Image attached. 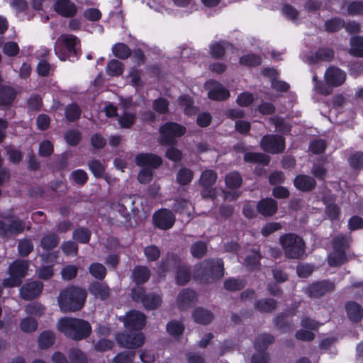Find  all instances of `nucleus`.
<instances>
[{
	"label": "nucleus",
	"instance_id": "obj_37",
	"mask_svg": "<svg viewBox=\"0 0 363 363\" xmlns=\"http://www.w3.org/2000/svg\"><path fill=\"white\" fill-rule=\"evenodd\" d=\"M55 341V335L52 332L46 330L43 332L38 338V344L41 348L50 347Z\"/></svg>",
	"mask_w": 363,
	"mask_h": 363
},
{
	"label": "nucleus",
	"instance_id": "obj_48",
	"mask_svg": "<svg viewBox=\"0 0 363 363\" xmlns=\"http://www.w3.org/2000/svg\"><path fill=\"white\" fill-rule=\"evenodd\" d=\"M21 329L25 333H31L38 328L36 320L32 318H23L20 323Z\"/></svg>",
	"mask_w": 363,
	"mask_h": 363
},
{
	"label": "nucleus",
	"instance_id": "obj_57",
	"mask_svg": "<svg viewBox=\"0 0 363 363\" xmlns=\"http://www.w3.org/2000/svg\"><path fill=\"white\" fill-rule=\"evenodd\" d=\"M347 12L352 16L363 15V2L352 1L347 6Z\"/></svg>",
	"mask_w": 363,
	"mask_h": 363
},
{
	"label": "nucleus",
	"instance_id": "obj_51",
	"mask_svg": "<svg viewBox=\"0 0 363 363\" xmlns=\"http://www.w3.org/2000/svg\"><path fill=\"white\" fill-rule=\"evenodd\" d=\"M81 109L76 104H69L65 110V115L69 121H73L79 118L81 115Z\"/></svg>",
	"mask_w": 363,
	"mask_h": 363
},
{
	"label": "nucleus",
	"instance_id": "obj_62",
	"mask_svg": "<svg viewBox=\"0 0 363 363\" xmlns=\"http://www.w3.org/2000/svg\"><path fill=\"white\" fill-rule=\"evenodd\" d=\"M281 228V224L277 222H272L267 223L262 227L261 233L264 236H268L272 233Z\"/></svg>",
	"mask_w": 363,
	"mask_h": 363
},
{
	"label": "nucleus",
	"instance_id": "obj_16",
	"mask_svg": "<svg viewBox=\"0 0 363 363\" xmlns=\"http://www.w3.org/2000/svg\"><path fill=\"white\" fill-rule=\"evenodd\" d=\"M24 228V223L18 218L12 219L8 224L4 221H0V236L18 235L23 232Z\"/></svg>",
	"mask_w": 363,
	"mask_h": 363
},
{
	"label": "nucleus",
	"instance_id": "obj_56",
	"mask_svg": "<svg viewBox=\"0 0 363 363\" xmlns=\"http://www.w3.org/2000/svg\"><path fill=\"white\" fill-rule=\"evenodd\" d=\"M18 252L21 256H27L33 249V245L29 240H21L18 242Z\"/></svg>",
	"mask_w": 363,
	"mask_h": 363
},
{
	"label": "nucleus",
	"instance_id": "obj_30",
	"mask_svg": "<svg viewBox=\"0 0 363 363\" xmlns=\"http://www.w3.org/2000/svg\"><path fill=\"white\" fill-rule=\"evenodd\" d=\"M89 291L95 297L101 300L106 298L109 294V289L108 286L104 283H93L89 287Z\"/></svg>",
	"mask_w": 363,
	"mask_h": 363
},
{
	"label": "nucleus",
	"instance_id": "obj_59",
	"mask_svg": "<svg viewBox=\"0 0 363 363\" xmlns=\"http://www.w3.org/2000/svg\"><path fill=\"white\" fill-rule=\"evenodd\" d=\"M169 102L164 98L155 99L153 103V108L159 113H165L168 110Z\"/></svg>",
	"mask_w": 363,
	"mask_h": 363
},
{
	"label": "nucleus",
	"instance_id": "obj_26",
	"mask_svg": "<svg viewBox=\"0 0 363 363\" xmlns=\"http://www.w3.org/2000/svg\"><path fill=\"white\" fill-rule=\"evenodd\" d=\"M16 94V92L13 88L0 85V106L10 105L13 102Z\"/></svg>",
	"mask_w": 363,
	"mask_h": 363
},
{
	"label": "nucleus",
	"instance_id": "obj_13",
	"mask_svg": "<svg viewBox=\"0 0 363 363\" xmlns=\"http://www.w3.org/2000/svg\"><path fill=\"white\" fill-rule=\"evenodd\" d=\"M153 220L157 228L162 230H168L174 224L175 216L171 211L162 209L154 214Z\"/></svg>",
	"mask_w": 363,
	"mask_h": 363
},
{
	"label": "nucleus",
	"instance_id": "obj_45",
	"mask_svg": "<svg viewBox=\"0 0 363 363\" xmlns=\"http://www.w3.org/2000/svg\"><path fill=\"white\" fill-rule=\"evenodd\" d=\"M193 179L192 172L186 168L181 169L177 176V180L181 185L188 184Z\"/></svg>",
	"mask_w": 363,
	"mask_h": 363
},
{
	"label": "nucleus",
	"instance_id": "obj_27",
	"mask_svg": "<svg viewBox=\"0 0 363 363\" xmlns=\"http://www.w3.org/2000/svg\"><path fill=\"white\" fill-rule=\"evenodd\" d=\"M347 316L352 321L357 322L360 320L363 316V309L361 306L354 303L349 302L346 306Z\"/></svg>",
	"mask_w": 363,
	"mask_h": 363
},
{
	"label": "nucleus",
	"instance_id": "obj_8",
	"mask_svg": "<svg viewBox=\"0 0 363 363\" xmlns=\"http://www.w3.org/2000/svg\"><path fill=\"white\" fill-rule=\"evenodd\" d=\"M28 262L23 260H16L9 267L10 277L3 281L4 287L18 286L21 284V279L26 276L28 269Z\"/></svg>",
	"mask_w": 363,
	"mask_h": 363
},
{
	"label": "nucleus",
	"instance_id": "obj_42",
	"mask_svg": "<svg viewBox=\"0 0 363 363\" xmlns=\"http://www.w3.org/2000/svg\"><path fill=\"white\" fill-rule=\"evenodd\" d=\"M184 330V325L179 321L172 320L168 323L167 325V333L173 337L179 336L182 334Z\"/></svg>",
	"mask_w": 363,
	"mask_h": 363
},
{
	"label": "nucleus",
	"instance_id": "obj_58",
	"mask_svg": "<svg viewBox=\"0 0 363 363\" xmlns=\"http://www.w3.org/2000/svg\"><path fill=\"white\" fill-rule=\"evenodd\" d=\"M144 253L147 259L150 261L157 260L160 255V250L155 245L146 247L144 250Z\"/></svg>",
	"mask_w": 363,
	"mask_h": 363
},
{
	"label": "nucleus",
	"instance_id": "obj_64",
	"mask_svg": "<svg viewBox=\"0 0 363 363\" xmlns=\"http://www.w3.org/2000/svg\"><path fill=\"white\" fill-rule=\"evenodd\" d=\"M352 167L359 169L363 166V153H356L352 155L349 160Z\"/></svg>",
	"mask_w": 363,
	"mask_h": 363
},
{
	"label": "nucleus",
	"instance_id": "obj_24",
	"mask_svg": "<svg viewBox=\"0 0 363 363\" xmlns=\"http://www.w3.org/2000/svg\"><path fill=\"white\" fill-rule=\"evenodd\" d=\"M257 211L264 216H271L277 211V203L273 199H264L257 205Z\"/></svg>",
	"mask_w": 363,
	"mask_h": 363
},
{
	"label": "nucleus",
	"instance_id": "obj_3",
	"mask_svg": "<svg viewBox=\"0 0 363 363\" xmlns=\"http://www.w3.org/2000/svg\"><path fill=\"white\" fill-rule=\"evenodd\" d=\"M86 298V291L78 287L70 286L62 291L58 297V303L62 311H76L80 310Z\"/></svg>",
	"mask_w": 363,
	"mask_h": 363
},
{
	"label": "nucleus",
	"instance_id": "obj_18",
	"mask_svg": "<svg viewBox=\"0 0 363 363\" xmlns=\"http://www.w3.org/2000/svg\"><path fill=\"white\" fill-rule=\"evenodd\" d=\"M54 10L56 13L63 17H72L77 11L76 5L70 0H55Z\"/></svg>",
	"mask_w": 363,
	"mask_h": 363
},
{
	"label": "nucleus",
	"instance_id": "obj_6",
	"mask_svg": "<svg viewBox=\"0 0 363 363\" xmlns=\"http://www.w3.org/2000/svg\"><path fill=\"white\" fill-rule=\"evenodd\" d=\"M160 269L162 272L177 269V282L179 284H185L190 280L188 268L181 265V260L176 255L168 254L165 259L162 261Z\"/></svg>",
	"mask_w": 363,
	"mask_h": 363
},
{
	"label": "nucleus",
	"instance_id": "obj_29",
	"mask_svg": "<svg viewBox=\"0 0 363 363\" xmlns=\"http://www.w3.org/2000/svg\"><path fill=\"white\" fill-rule=\"evenodd\" d=\"M150 276V272L147 267L137 266L134 268L132 277L137 284L146 282Z\"/></svg>",
	"mask_w": 363,
	"mask_h": 363
},
{
	"label": "nucleus",
	"instance_id": "obj_32",
	"mask_svg": "<svg viewBox=\"0 0 363 363\" xmlns=\"http://www.w3.org/2000/svg\"><path fill=\"white\" fill-rule=\"evenodd\" d=\"M233 49V46L226 42H220L212 44L210 46L211 55L212 57L219 58L222 57L226 50Z\"/></svg>",
	"mask_w": 363,
	"mask_h": 363
},
{
	"label": "nucleus",
	"instance_id": "obj_33",
	"mask_svg": "<svg viewBox=\"0 0 363 363\" xmlns=\"http://www.w3.org/2000/svg\"><path fill=\"white\" fill-rule=\"evenodd\" d=\"M244 160L250 162H258L267 165L269 162V157L263 153L247 152L244 155Z\"/></svg>",
	"mask_w": 363,
	"mask_h": 363
},
{
	"label": "nucleus",
	"instance_id": "obj_12",
	"mask_svg": "<svg viewBox=\"0 0 363 363\" xmlns=\"http://www.w3.org/2000/svg\"><path fill=\"white\" fill-rule=\"evenodd\" d=\"M118 343L123 347L135 349L144 343V336L142 333L135 334L118 333L116 335Z\"/></svg>",
	"mask_w": 363,
	"mask_h": 363
},
{
	"label": "nucleus",
	"instance_id": "obj_35",
	"mask_svg": "<svg viewBox=\"0 0 363 363\" xmlns=\"http://www.w3.org/2000/svg\"><path fill=\"white\" fill-rule=\"evenodd\" d=\"M113 55L119 59H126L130 54V48L124 43H116L112 48Z\"/></svg>",
	"mask_w": 363,
	"mask_h": 363
},
{
	"label": "nucleus",
	"instance_id": "obj_19",
	"mask_svg": "<svg viewBox=\"0 0 363 363\" xmlns=\"http://www.w3.org/2000/svg\"><path fill=\"white\" fill-rule=\"evenodd\" d=\"M135 162L142 168L154 169L162 164V159L154 154L141 153L136 156Z\"/></svg>",
	"mask_w": 363,
	"mask_h": 363
},
{
	"label": "nucleus",
	"instance_id": "obj_15",
	"mask_svg": "<svg viewBox=\"0 0 363 363\" xmlns=\"http://www.w3.org/2000/svg\"><path fill=\"white\" fill-rule=\"evenodd\" d=\"M206 88L208 89V97L213 100H224L229 96V91L223 86L213 80L207 82L205 84Z\"/></svg>",
	"mask_w": 363,
	"mask_h": 363
},
{
	"label": "nucleus",
	"instance_id": "obj_25",
	"mask_svg": "<svg viewBox=\"0 0 363 363\" xmlns=\"http://www.w3.org/2000/svg\"><path fill=\"white\" fill-rule=\"evenodd\" d=\"M294 185L295 186L303 191H309L312 190L315 184V180L308 175H298L294 179Z\"/></svg>",
	"mask_w": 363,
	"mask_h": 363
},
{
	"label": "nucleus",
	"instance_id": "obj_5",
	"mask_svg": "<svg viewBox=\"0 0 363 363\" xmlns=\"http://www.w3.org/2000/svg\"><path fill=\"white\" fill-rule=\"evenodd\" d=\"M279 243L286 257L290 259H299L305 252V242L301 238L294 234L286 233L279 238Z\"/></svg>",
	"mask_w": 363,
	"mask_h": 363
},
{
	"label": "nucleus",
	"instance_id": "obj_61",
	"mask_svg": "<svg viewBox=\"0 0 363 363\" xmlns=\"http://www.w3.org/2000/svg\"><path fill=\"white\" fill-rule=\"evenodd\" d=\"M260 257L259 252L254 251L252 255L246 257L245 264L250 269H254L258 265Z\"/></svg>",
	"mask_w": 363,
	"mask_h": 363
},
{
	"label": "nucleus",
	"instance_id": "obj_47",
	"mask_svg": "<svg viewBox=\"0 0 363 363\" xmlns=\"http://www.w3.org/2000/svg\"><path fill=\"white\" fill-rule=\"evenodd\" d=\"M206 244L201 241L194 243L191 247V255L196 258L202 257L206 254Z\"/></svg>",
	"mask_w": 363,
	"mask_h": 363
},
{
	"label": "nucleus",
	"instance_id": "obj_9",
	"mask_svg": "<svg viewBox=\"0 0 363 363\" xmlns=\"http://www.w3.org/2000/svg\"><path fill=\"white\" fill-rule=\"evenodd\" d=\"M161 138L160 142L162 145H167L174 144V138L183 135L186 129L182 125L176 123L169 122L163 125L160 129Z\"/></svg>",
	"mask_w": 363,
	"mask_h": 363
},
{
	"label": "nucleus",
	"instance_id": "obj_41",
	"mask_svg": "<svg viewBox=\"0 0 363 363\" xmlns=\"http://www.w3.org/2000/svg\"><path fill=\"white\" fill-rule=\"evenodd\" d=\"M59 238L55 234L45 235L41 240V247L45 250H50L57 246Z\"/></svg>",
	"mask_w": 363,
	"mask_h": 363
},
{
	"label": "nucleus",
	"instance_id": "obj_60",
	"mask_svg": "<svg viewBox=\"0 0 363 363\" xmlns=\"http://www.w3.org/2000/svg\"><path fill=\"white\" fill-rule=\"evenodd\" d=\"M89 167L95 177H100L103 175L104 167L100 162L97 160L90 161L89 162Z\"/></svg>",
	"mask_w": 363,
	"mask_h": 363
},
{
	"label": "nucleus",
	"instance_id": "obj_52",
	"mask_svg": "<svg viewBox=\"0 0 363 363\" xmlns=\"http://www.w3.org/2000/svg\"><path fill=\"white\" fill-rule=\"evenodd\" d=\"M240 62L246 66H257L261 63V58L256 55L249 54L241 57Z\"/></svg>",
	"mask_w": 363,
	"mask_h": 363
},
{
	"label": "nucleus",
	"instance_id": "obj_2",
	"mask_svg": "<svg viewBox=\"0 0 363 363\" xmlns=\"http://www.w3.org/2000/svg\"><path fill=\"white\" fill-rule=\"evenodd\" d=\"M80 41L72 34H62L56 40L55 52L58 58L65 61L77 60L81 55Z\"/></svg>",
	"mask_w": 363,
	"mask_h": 363
},
{
	"label": "nucleus",
	"instance_id": "obj_22",
	"mask_svg": "<svg viewBox=\"0 0 363 363\" xmlns=\"http://www.w3.org/2000/svg\"><path fill=\"white\" fill-rule=\"evenodd\" d=\"M43 283L40 281H32L23 286L20 289V294L23 298L30 300L37 297L42 291Z\"/></svg>",
	"mask_w": 363,
	"mask_h": 363
},
{
	"label": "nucleus",
	"instance_id": "obj_20",
	"mask_svg": "<svg viewBox=\"0 0 363 363\" xmlns=\"http://www.w3.org/2000/svg\"><path fill=\"white\" fill-rule=\"evenodd\" d=\"M325 79L329 85L338 86L346 79V73L336 67H330L325 73Z\"/></svg>",
	"mask_w": 363,
	"mask_h": 363
},
{
	"label": "nucleus",
	"instance_id": "obj_31",
	"mask_svg": "<svg viewBox=\"0 0 363 363\" xmlns=\"http://www.w3.org/2000/svg\"><path fill=\"white\" fill-rule=\"evenodd\" d=\"M349 52L352 55L363 57V37L354 36L351 38Z\"/></svg>",
	"mask_w": 363,
	"mask_h": 363
},
{
	"label": "nucleus",
	"instance_id": "obj_43",
	"mask_svg": "<svg viewBox=\"0 0 363 363\" xmlns=\"http://www.w3.org/2000/svg\"><path fill=\"white\" fill-rule=\"evenodd\" d=\"M89 273L97 279H103L106 274L105 267L100 263H93L89 269Z\"/></svg>",
	"mask_w": 363,
	"mask_h": 363
},
{
	"label": "nucleus",
	"instance_id": "obj_14",
	"mask_svg": "<svg viewBox=\"0 0 363 363\" xmlns=\"http://www.w3.org/2000/svg\"><path fill=\"white\" fill-rule=\"evenodd\" d=\"M145 319L144 313L137 311H131L124 318V325L129 330H140L145 324Z\"/></svg>",
	"mask_w": 363,
	"mask_h": 363
},
{
	"label": "nucleus",
	"instance_id": "obj_4",
	"mask_svg": "<svg viewBox=\"0 0 363 363\" xmlns=\"http://www.w3.org/2000/svg\"><path fill=\"white\" fill-rule=\"evenodd\" d=\"M224 274L223 262L216 259L206 260L196 266L194 277L201 282H211L223 277Z\"/></svg>",
	"mask_w": 363,
	"mask_h": 363
},
{
	"label": "nucleus",
	"instance_id": "obj_54",
	"mask_svg": "<svg viewBox=\"0 0 363 363\" xmlns=\"http://www.w3.org/2000/svg\"><path fill=\"white\" fill-rule=\"evenodd\" d=\"M245 286V282L241 279H228L224 283V287L228 291L240 290Z\"/></svg>",
	"mask_w": 363,
	"mask_h": 363
},
{
	"label": "nucleus",
	"instance_id": "obj_55",
	"mask_svg": "<svg viewBox=\"0 0 363 363\" xmlns=\"http://www.w3.org/2000/svg\"><path fill=\"white\" fill-rule=\"evenodd\" d=\"M179 102L184 108L185 113L187 115H191L195 113V108L192 106V100L189 96H181L179 99Z\"/></svg>",
	"mask_w": 363,
	"mask_h": 363
},
{
	"label": "nucleus",
	"instance_id": "obj_44",
	"mask_svg": "<svg viewBox=\"0 0 363 363\" xmlns=\"http://www.w3.org/2000/svg\"><path fill=\"white\" fill-rule=\"evenodd\" d=\"M91 237L90 231L84 228H80L73 232V239L80 243H86Z\"/></svg>",
	"mask_w": 363,
	"mask_h": 363
},
{
	"label": "nucleus",
	"instance_id": "obj_39",
	"mask_svg": "<svg viewBox=\"0 0 363 363\" xmlns=\"http://www.w3.org/2000/svg\"><path fill=\"white\" fill-rule=\"evenodd\" d=\"M123 72V64L117 60H111L107 65L106 72L111 76L121 75Z\"/></svg>",
	"mask_w": 363,
	"mask_h": 363
},
{
	"label": "nucleus",
	"instance_id": "obj_40",
	"mask_svg": "<svg viewBox=\"0 0 363 363\" xmlns=\"http://www.w3.org/2000/svg\"><path fill=\"white\" fill-rule=\"evenodd\" d=\"M225 184L230 189H238L242 184V178L236 172L229 173L225 177Z\"/></svg>",
	"mask_w": 363,
	"mask_h": 363
},
{
	"label": "nucleus",
	"instance_id": "obj_63",
	"mask_svg": "<svg viewBox=\"0 0 363 363\" xmlns=\"http://www.w3.org/2000/svg\"><path fill=\"white\" fill-rule=\"evenodd\" d=\"M236 101L238 105L241 106H247L253 102L254 96L250 93L243 92L238 95Z\"/></svg>",
	"mask_w": 363,
	"mask_h": 363
},
{
	"label": "nucleus",
	"instance_id": "obj_28",
	"mask_svg": "<svg viewBox=\"0 0 363 363\" xmlns=\"http://www.w3.org/2000/svg\"><path fill=\"white\" fill-rule=\"evenodd\" d=\"M192 317L195 322L203 325L208 324L213 320V314L203 308H196Z\"/></svg>",
	"mask_w": 363,
	"mask_h": 363
},
{
	"label": "nucleus",
	"instance_id": "obj_11",
	"mask_svg": "<svg viewBox=\"0 0 363 363\" xmlns=\"http://www.w3.org/2000/svg\"><path fill=\"white\" fill-rule=\"evenodd\" d=\"M260 146L262 149L266 152L277 154L284 150L285 140L284 138L280 135H267L262 138Z\"/></svg>",
	"mask_w": 363,
	"mask_h": 363
},
{
	"label": "nucleus",
	"instance_id": "obj_7",
	"mask_svg": "<svg viewBox=\"0 0 363 363\" xmlns=\"http://www.w3.org/2000/svg\"><path fill=\"white\" fill-rule=\"evenodd\" d=\"M132 298L136 302H141L147 310H154L160 306L162 296L160 294L150 293L146 294L143 287L137 286L132 290Z\"/></svg>",
	"mask_w": 363,
	"mask_h": 363
},
{
	"label": "nucleus",
	"instance_id": "obj_50",
	"mask_svg": "<svg viewBox=\"0 0 363 363\" xmlns=\"http://www.w3.org/2000/svg\"><path fill=\"white\" fill-rule=\"evenodd\" d=\"M345 26V22L340 18H333L327 21L325 23L326 30L329 32H335Z\"/></svg>",
	"mask_w": 363,
	"mask_h": 363
},
{
	"label": "nucleus",
	"instance_id": "obj_38",
	"mask_svg": "<svg viewBox=\"0 0 363 363\" xmlns=\"http://www.w3.org/2000/svg\"><path fill=\"white\" fill-rule=\"evenodd\" d=\"M276 302L272 298L262 299L255 304V308L261 312H270L276 307Z\"/></svg>",
	"mask_w": 363,
	"mask_h": 363
},
{
	"label": "nucleus",
	"instance_id": "obj_17",
	"mask_svg": "<svg viewBox=\"0 0 363 363\" xmlns=\"http://www.w3.org/2000/svg\"><path fill=\"white\" fill-rule=\"evenodd\" d=\"M217 180V174L213 170H205L202 172L200 177V184L206 189L202 192L203 197H213L215 194V191L213 189L207 190L213 186Z\"/></svg>",
	"mask_w": 363,
	"mask_h": 363
},
{
	"label": "nucleus",
	"instance_id": "obj_34",
	"mask_svg": "<svg viewBox=\"0 0 363 363\" xmlns=\"http://www.w3.org/2000/svg\"><path fill=\"white\" fill-rule=\"evenodd\" d=\"M346 260L345 251L334 250V251L328 255V263L332 267H337Z\"/></svg>",
	"mask_w": 363,
	"mask_h": 363
},
{
	"label": "nucleus",
	"instance_id": "obj_1",
	"mask_svg": "<svg viewBox=\"0 0 363 363\" xmlns=\"http://www.w3.org/2000/svg\"><path fill=\"white\" fill-rule=\"evenodd\" d=\"M57 328L67 337L76 340L86 338L91 332V327L89 322L82 319L67 317L58 320Z\"/></svg>",
	"mask_w": 363,
	"mask_h": 363
},
{
	"label": "nucleus",
	"instance_id": "obj_53",
	"mask_svg": "<svg viewBox=\"0 0 363 363\" xmlns=\"http://www.w3.org/2000/svg\"><path fill=\"white\" fill-rule=\"evenodd\" d=\"M350 242V238L339 235L336 236L333 242V250H343L347 247Z\"/></svg>",
	"mask_w": 363,
	"mask_h": 363
},
{
	"label": "nucleus",
	"instance_id": "obj_23",
	"mask_svg": "<svg viewBox=\"0 0 363 363\" xmlns=\"http://www.w3.org/2000/svg\"><path fill=\"white\" fill-rule=\"evenodd\" d=\"M196 294L194 291L186 289L182 290L177 297V305L181 310H186L196 301Z\"/></svg>",
	"mask_w": 363,
	"mask_h": 363
},
{
	"label": "nucleus",
	"instance_id": "obj_36",
	"mask_svg": "<svg viewBox=\"0 0 363 363\" xmlns=\"http://www.w3.org/2000/svg\"><path fill=\"white\" fill-rule=\"evenodd\" d=\"M191 203L189 201L184 199L176 200L174 205L173 206L176 212L179 213L186 214L188 216V218L191 217Z\"/></svg>",
	"mask_w": 363,
	"mask_h": 363
},
{
	"label": "nucleus",
	"instance_id": "obj_49",
	"mask_svg": "<svg viewBox=\"0 0 363 363\" xmlns=\"http://www.w3.org/2000/svg\"><path fill=\"white\" fill-rule=\"evenodd\" d=\"M135 355V352H122L113 358V362L116 363H133Z\"/></svg>",
	"mask_w": 363,
	"mask_h": 363
},
{
	"label": "nucleus",
	"instance_id": "obj_21",
	"mask_svg": "<svg viewBox=\"0 0 363 363\" xmlns=\"http://www.w3.org/2000/svg\"><path fill=\"white\" fill-rule=\"evenodd\" d=\"M335 285L333 283L328 281H323L309 286L307 291L310 297L318 298L327 292L333 291Z\"/></svg>",
	"mask_w": 363,
	"mask_h": 363
},
{
	"label": "nucleus",
	"instance_id": "obj_10",
	"mask_svg": "<svg viewBox=\"0 0 363 363\" xmlns=\"http://www.w3.org/2000/svg\"><path fill=\"white\" fill-rule=\"evenodd\" d=\"M273 341L274 337L269 334L259 335L255 342V347L257 352H259V353L252 356L251 362L267 363V357L264 351Z\"/></svg>",
	"mask_w": 363,
	"mask_h": 363
},
{
	"label": "nucleus",
	"instance_id": "obj_46",
	"mask_svg": "<svg viewBox=\"0 0 363 363\" xmlns=\"http://www.w3.org/2000/svg\"><path fill=\"white\" fill-rule=\"evenodd\" d=\"M69 357L71 363H87V359L84 352L77 348L69 350Z\"/></svg>",
	"mask_w": 363,
	"mask_h": 363
}]
</instances>
